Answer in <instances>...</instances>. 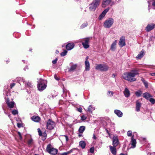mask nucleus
<instances>
[{
	"label": "nucleus",
	"mask_w": 155,
	"mask_h": 155,
	"mask_svg": "<svg viewBox=\"0 0 155 155\" xmlns=\"http://www.w3.org/2000/svg\"><path fill=\"white\" fill-rule=\"evenodd\" d=\"M151 75L152 76H155V73H152L151 74Z\"/></svg>",
	"instance_id": "obj_60"
},
{
	"label": "nucleus",
	"mask_w": 155,
	"mask_h": 155,
	"mask_svg": "<svg viewBox=\"0 0 155 155\" xmlns=\"http://www.w3.org/2000/svg\"><path fill=\"white\" fill-rule=\"evenodd\" d=\"M109 8H107L105 9L102 13L99 15L98 19L99 20H101L105 16L106 13L109 11Z\"/></svg>",
	"instance_id": "obj_11"
},
{
	"label": "nucleus",
	"mask_w": 155,
	"mask_h": 155,
	"mask_svg": "<svg viewBox=\"0 0 155 155\" xmlns=\"http://www.w3.org/2000/svg\"><path fill=\"white\" fill-rule=\"evenodd\" d=\"M63 94H62V96L63 97H64V96H66L65 94L66 93V90L65 89H63Z\"/></svg>",
	"instance_id": "obj_45"
},
{
	"label": "nucleus",
	"mask_w": 155,
	"mask_h": 155,
	"mask_svg": "<svg viewBox=\"0 0 155 155\" xmlns=\"http://www.w3.org/2000/svg\"><path fill=\"white\" fill-rule=\"evenodd\" d=\"M15 80L19 83L21 85L22 84H25V80L23 78L18 77L16 78Z\"/></svg>",
	"instance_id": "obj_15"
},
{
	"label": "nucleus",
	"mask_w": 155,
	"mask_h": 155,
	"mask_svg": "<svg viewBox=\"0 0 155 155\" xmlns=\"http://www.w3.org/2000/svg\"><path fill=\"white\" fill-rule=\"evenodd\" d=\"M95 109L94 107H93L92 105H90L87 109V111L89 112H92V111Z\"/></svg>",
	"instance_id": "obj_30"
},
{
	"label": "nucleus",
	"mask_w": 155,
	"mask_h": 155,
	"mask_svg": "<svg viewBox=\"0 0 155 155\" xmlns=\"http://www.w3.org/2000/svg\"><path fill=\"white\" fill-rule=\"evenodd\" d=\"M152 5L155 7V0H154L152 2Z\"/></svg>",
	"instance_id": "obj_53"
},
{
	"label": "nucleus",
	"mask_w": 155,
	"mask_h": 155,
	"mask_svg": "<svg viewBox=\"0 0 155 155\" xmlns=\"http://www.w3.org/2000/svg\"><path fill=\"white\" fill-rule=\"evenodd\" d=\"M144 52L143 50H142L136 57V59H139L143 57L144 54Z\"/></svg>",
	"instance_id": "obj_20"
},
{
	"label": "nucleus",
	"mask_w": 155,
	"mask_h": 155,
	"mask_svg": "<svg viewBox=\"0 0 155 155\" xmlns=\"http://www.w3.org/2000/svg\"><path fill=\"white\" fill-rule=\"evenodd\" d=\"M141 104L139 103L138 101H137L136 102V110L139 112L140 110V108L141 107Z\"/></svg>",
	"instance_id": "obj_26"
},
{
	"label": "nucleus",
	"mask_w": 155,
	"mask_h": 155,
	"mask_svg": "<svg viewBox=\"0 0 155 155\" xmlns=\"http://www.w3.org/2000/svg\"><path fill=\"white\" fill-rule=\"evenodd\" d=\"M55 126L54 122L51 120L49 119L47 121L46 124V127L49 130L52 129Z\"/></svg>",
	"instance_id": "obj_8"
},
{
	"label": "nucleus",
	"mask_w": 155,
	"mask_h": 155,
	"mask_svg": "<svg viewBox=\"0 0 155 155\" xmlns=\"http://www.w3.org/2000/svg\"><path fill=\"white\" fill-rule=\"evenodd\" d=\"M18 111L17 110H14L12 111V113L14 115L18 114Z\"/></svg>",
	"instance_id": "obj_35"
},
{
	"label": "nucleus",
	"mask_w": 155,
	"mask_h": 155,
	"mask_svg": "<svg viewBox=\"0 0 155 155\" xmlns=\"http://www.w3.org/2000/svg\"><path fill=\"white\" fill-rule=\"evenodd\" d=\"M58 60V59L57 58H56L55 60H53L52 61V63L53 64H55L56 63L57 61Z\"/></svg>",
	"instance_id": "obj_44"
},
{
	"label": "nucleus",
	"mask_w": 155,
	"mask_h": 155,
	"mask_svg": "<svg viewBox=\"0 0 155 155\" xmlns=\"http://www.w3.org/2000/svg\"><path fill=\"white\" fill-rule=\"evenodd\" d=\"M101 0H94L89 5V9L91 11H94L100 4Z\"/></svg>",
	"instance_id": "obj_5"
},
{
	"label": "nucleus",
	"mask_w": 155,
	"mask_h": 155,
	"mask_svg": "<svg viewBox=\"0 0 155 155\" xmlns=\"http://www.w3.org/2000/svg\"><path fill=\"white\" fill-rule=\"evenodd\" d=\"M67 53V51L66 50H64L61 53V56H64L66 55Z\"/></svg>",
	"instance_id": "obj_33"
},
{
	"label": "nucleus",
	"mask_w": 155,
	"mask_h": 155,
	"mask_svg": "<svg viewBox=\"0 0 155 155\" xmlns=\"http://www.w3.org/2000/svg\"><path fill=\"white\" fill-rule=\"evenodd\" d=\"M144 85H145V87H148V84L147 81H146L145 82H144L143 83Z\"/></svg>",
	"instance_id": "obj_50"
},
{
	"label": "nucleus",
	"mask_w": 155,
	"mask_h": 155,
	"mask_svg": "<svg viewBox=\"0 0 155 155\" xmlns=\"http://www.w3.org/2000/svg\"><path fill=\"white\" fill-rule=\"evenodd\" d=\"M127 135L129 137H131L132 135V131L130 130L128 131L127 133Z\"/></svg>",
	"instance_id": "obj_37"
},
{
	"label": "nucleus",
	"mask_w": 155,
	"mask_h": 155,
	"mask_svg": "<svg viewBox=\"0 0 155 155\" xmlns=\"http://www.w3.org/2000/svg\"><path fill=\"white\" fill-rule=\"evenodd\" d=\"M141 81L142 82L144 83V82H145L146 81L143 78H142L141 79Z\"/></svg>",
	"instance_id": "obj_57"
},
{
	"label": "nucleus",
	"mask_w": 155,
	"mask_h": 155,
	"mask_svg": "<svg viewBox=\"0 0 155 155\" xmlns=\"http://www.w3.org/2000/svg\"><path fill=\"white\" fill-rule=\"evenodd\" d=\"M112 76L114 78L115 77V75L114 74H113L112 75Z\"/></svg>",
	"instance_id": "obj_63"
},
{
	"label": "nucleus",
	"mask_w": 155,
	"mask_h": 155,
	"mask_svg": "<svg viewBox=\"0 0 155 155\" xmlns=\"http://www.w3.org/2000/svg\"><path fill=\"white\" fill-rule=\"evenodd\" d=\"M114 22V20L113 18H108L104 22L103 26L105 28H109L112 26Z\"/></svg>",
	"instance_id": "obj_4"
},
{
	"label": "nucleus",
	"mask_w": 155,
	"mask_h": 155,
	"mask_svg": "<svg viewBox=\"0 0 155 155\" xmlns=\"http://www.w3.org/2000/svg\"><path fill=\"white\" fill-rule=\"evenodd\" d=\"M88 58H89V57H88V56L86 58L85 61H88Z\"/></svg>",
	"instance_id": "obj_56"
},
{
	"label": "nucleus",
	"mask_w": 155,
	"mask_h": 155,
	"mask_svg": "<svg viewBox=\"0 0 155 155\" xmlns=\"http://www.w3.org/2000/svg\"><path fill=\"white\" fill-rule=\"evenodd\" d=\"M59 52V51L58 50H57L56 51V54H58V53Z\"/></svg>",
	"instance_id": "obj_62"
},
{
	"label": "nucleus",
	"mask_w": 155,
	"mask_h": 155,
	"mask_svg": "<svg viewBox=\"0 0 155 155\" xmlns=\"http://www.w3.org/2000/svg\"><path fill=\"white\" fill-rule=\"evenodd\" d=\"M88 23L87 22H85L83 23L81 26V28H83L84 27H86L88 25Z\"/></svg>",
	"instance_id": "obj_34"
},
{
	"label": "nucleus",
	"mask_w": 155,
	"mask_h": 155,
	"mask_svg": "<svg viewBox=\"0 0 155 155\" xmlns=\"http://www.w3.org/2000/svg\"><path fill=\"white\" fill-rule=\"evenodd\" d=\"M118 44L120 47H122L126 45L125 38L124 36H122L120 38Z\"/></svg>",
	"instance_id": "obj_10"
},
{
	"label": "nucleus",
	"mask_w": 155,
	"mask_h": 155,
	"mask_svg": "<svg viewBox=\"0 0 155 155\" xmlns=\"http://www.w3.org/2000/svg\"><path fill=\"white\" fill-rule=\"evenodd\" d=\"M155 27V24L151 23L148 25L146 28V30L147 32H149L153 29Z\"/></svg>",
	"instance_id": "obj_13"
},
{
	"label": "nucleus",
	"mask_w": 155,
	"mask_h": 155,
	"mask_svg": "<svg viewBox=\"0 0 155 155\" xmlns=\"http://www.w3.org/2000/svg\"><path fill=\"white\" fill-rule=\"evenodd\" d=\"M90 38V37H87L80 39L78 40V42H81L84 48L87 49L90 47L89 43Z\"/></svg>",
	"instance_id": "obj_3"
},
{
	"label": "nucleus",
	"mask_w": 155,
	"mask_h": 155,
	"mask_svg": "<svg viewBox=\"0 0 155 155\" xmlns=\"http://www.w3.org/2000/svg\"><path fill=\"white\" fill-rule=\"evenodd\" d=\"M143 97L144 98L147 99L151 97V96L150 94L147 93H146L143 94Z\"/></svg>",
	"instance_id": "obj_31"
},
{
	"label": "nucleus",
	"mask_w": 155,
	"mask_h": 155,
	"mask_svg": "<svg viewBox=\"0 0 155 155\" xmlns=\"http://www.w3.org/2000/svg\"><path fill=\"white\" fill-rule=\"evenodd\" d=\"M93 139H94V140L96 139L97 138V137L95 136L94 134H93Z\"/></svg>",
	"instance_id": "obj_55"
},
{
	"label": "nucleus",
	"mask_w": 155,
	"mask_h": 155,
	"mask_svg": "<svg viewBox=\"0 0 155 155\" xmlns=\"http://www.w3.org/2000/svg\"><path fill=\"white\" fill-rule=\"evenodd\" d=\"M43 134H44V136H45V135H46V134H45V133H43Z\"/></svg>",
	"instance_id": "obj_64"
},
{
	"label": "nucleus",
	"mask_w": 155,
	"mask_h": 155,
	"mask_svg": "<svg viewBox=\"0 0 155 155\" xmlns=\"http://www.w3.org/2000/svg\"><path fill=\"white\" fill-rule=\"evenodd\" d=\"M55 79L57 80H59V78L57 76L56 74H55L54 76Z\"/></svg>",
	"instance_id": "obj_48"
},
{
	"label": "nucleus",
	"mask_w": 155,
	"mask_h": 155,
	"mask_svg": "<svg viewBox=\"0 0 155 155\" xmlns=\"http://www.w3.org/2000/svg\"><path fill=\"white\" fill-rule=\"evenodd\" d=\"M64 136L65 138V139H66V141H68V137L67 136H66V135H64Z\"/></svg>",
	"instance_id": "obj_54"
},
{
	"label": "nucleus",
	"mask_w": 155,
	"mask_h": 155,
	"mask_svg": "<svg viewBox=\"0 0 155 155\" xmlns=\"http://www.w3.org/2000/svg\"><path fill=\"white\" fill-rule=\"evenodd\" d=\"M117 42V40H116L112 43L110 46V50L113 51H114L115 50Z\"/></svg>",
	"instance_id": "obj_17"
},
{
	"label": "nucleus",
	"mask_w": 155,
	"mask_h": 155,
	"mask_svg": "<svg viewBox=\"0 0 155 155\" xmlns=\"http://www.w3.org/2000/svg\"><path fill=\"white\" fill-rule=\"evenodd\" d=\"M85 129V127L84 126H81L80 127L78 131L80 133H82L83 132Z\"/></svg>",
	"instance_id": "obj_29"
},
{
	"label": "nucleus",
	"mask_w": 155,
	"mask_h": 155,
	"mask_svg": "<svg viewBox=\"0 0 155 155\" xmlns=\"http://www.w3.org/2000/svg\"><path fill=\"white\" fill-rule=\"evenodd\" d=\"M94 147H92L90 148V151L91 153H93L94 152Z\"/></svg>",
	"instance_id": "obj_40"
},
{
	"label": "nucleus",
	"mask_w": 155,
	"mask_h": 155,
	"mask_svg": "<svg viewBox=\"0 0 155 155\" xmlns=\"http://www.w3.org/2000/svg\"><path fill=\"white\" fill-rule=\"evenodd\" d=\"M77 65L76 64H72L70 68L69 69L70 71H74L76 68Z\"/></svg>",
	"instance_id": "obj_27"
},
{
	"label": "nucleus",
	"mask_w": 155,
	"mask_h": 155,
	"mask_svg": "<svg viewBox=\"0 0 155 155\" xmlns=\"http://www.w3.org/2000/svg\"><path fill=\"white\" fill-rule=\"evenodd\" d=\"M74 45L73 43H68L66 46V48L68 50H70L72 49L74 47Z\"/></svg>",
	"instance_id": "obj_16"
},
{
	"label": "nucleus",
	"mask_w": 155,
	"mask_h": 155,
	"mask_svg": "<svg viewBox=\"0 0 155 155\" xmlns=\"http://www.w3.org/2000/svg\"><path fill=\"white\" fill-rule=\"evenodd\" d=\"M38 132L39 135L40 136L42 135V134L41 132L40 129V128H38Z\"/></svg>",
	"instance_id": "obj_42"
},
{
	"label": "nucleus",
	"mask_w": 155,
	"mask_h": 155,
	"mask_svg": "<svg viewBox=\"0 0 155 155\" xmlns=\"http://www.w3.org/2000/svg\"><path fill=\"white\" fill-rule=\"evenodd\" d=\"M138 74V71L132 70L131 72H125L122 75L123 78L128 81L132 82L136 81L134 77Z\"/></svg>",
	"instance_id": "obj_1"
},
{
	"label": "nucleus",
	"mask_w": 155,
	"mask_h": 155,
	"mask_svg": "<svg viewBox=\"0 0 155 155\" xmlns=\"http://www.w3.org/2000/svg\"><path fill=\"white\" fill-rule=\"evenodd\" d=\"M142 94V92L140 91H138L135 92L136 95L137 97L140 96Z\"/></svg>",
	"instance_id": "obj_32"
},
{
	"label": "nucleus",
	"mask_w": 155,
	"mask_h": 155,
	"mask_svg": "<svg viewBox=\"0 0 155 155\" xmlns=\"http://www.w3.org/2000/svg\"><path fill=\"white\" fill-rule=\"evenodd\" d=\"M17 126L18 127L20 128L23 126V125L22 124L20 123H18L17 124Z\"/></svg>",
	"instance_id": "obj_46"
},
{
	"label": "nucleus",
	"mask_w": 155,
	"mask_h": 155,
	"mask_svg": "<svg viewBox=\"0 0 155 155\" xmlns=\"http://www.w3.org/2000/svg\"><path fill=\"white\" fill-rule=\"evenodd\" d=\"M125 96L126 97H128L130 95V93L129 90L127 88H125L124 91Z\"/></svg>",
	"instance_id": "obj_18"
},
{
	"label": "nucleus",
	"mask_w": 155,
	"mask_h": 155,
	"mask_svg": "<svg viewBox=\"0 0 155 155\" xmlns=\"http://www.w3.org/2000/svg\"><path fill=\"white\" fill-rule=\"evenodd\" d=\"M46 150L48 153L52 155H55L58 152V150L52 148L50 144L47 146Z\"/></svg>",
	"instance_id": "obj_7"
},
{
	"label": "nucleus",
	"mask_w": 155,
	"mask_h": 155,
	"mask_svg": "<svg viewBox=\"0 0 155 155\" xmlns=\"http://www.w3.org/2000/svg\"><path fill=\"white\" fill-rule=\"evenodd\" d=\"M28 66H26L24 68V70L25 71H26L28 69Z\"/></svg>",
	"instance_id": "obj_52"
},
{
	"label": "nucleus",
	"mask_w": 155,
	"mask_h": 155,
	"mask_svg": "<svg viewBox=\"0 0 155 155\" xmlns=\"http://www.w3.org/2000/svg\"><path fill=\"white\" fill-rule=\"evenodd\" d=\"M113 93L112 91H108L107 92V95L108 96L111 97L113 96Z\"/></svg>",
	"instance_id": "obj_36"
},
{
	"label": "nucleus",
	"mask_w": 155,
	"mask_h": 155,
	"mask_svg": "<svg viewBox=\"0 0 155 155\" xmlns=\"http://www.w3.org/2000/svg\"><path fill=\"white\" fill-rule=\"evenodd\" d=\"M85 70L88 71L90 70V63L89 61H85Z\"/></svg>",
	"instance_id": "obj_25"
},
{
	"label": "nucleus",
	"mask_w": 155,
	"mask_h": 155,
	"mask_svg": "<svg viewBox=\"0 0 155 155\" xmlns=\"http://www.w3.org/2000/svg\"><path fill=\"white\" fill-rule=\"evenodd\" d=\"M31 119L32 120L35 122H38L40 120V117L36 116H33Z\"/></svg>",
	"instance_id": "obj_23"
},
{
	"label": "nucleus",
	"mask_w": 155,
	"mask_h": 155,
	"mask_svg": "<svg viewBox=\"0 0 155 155\" xmlns=\"http://www.w3.org/2000/svg\"><path fill=\"white\" fill-rule=\"evenodd\" d=\"M118 143L119 141L117 136H114L113 139V146L116 147L117 146Z\"/></svg>",
	"instance_id": "obj_14"
},
{
	"label": "nucleus",
	"mask_w": 155,
	"mask_h": 155,
	"mask_svg": "<svg viewBox=\"0 0 155 155\" xmlns=\"http://www.w3.org/2000/svg\"><path fill=\"white\" fill-rule=\"evenodd\" d=\"M137 143L136 140L134 138V136H133L131 138V140L130 144L131 145V148H134L136 146Z\"/></svg>",
	"instance_id": "obj_12"
},
{
	"label": "nucleus",
	"mask_w": 155,
	"mask_h": 155,
	"mask_svg": "<svg viewBox=\"0 0 155 155\" xmlns=\"http://www.w3.org/2000/svg\"><path fill=\"white\" fill-rule=\"evenodd\" d=\"M95 68L96 70L101 71H106L108 70V67L105 64H96Z\"/></svg>",
	"instance_id": "obj_6"
},
{
	"label": "nucleus",
	"mask_w": 155,
	"mask_h": 155,
	"mask_svg": "<svg viewBox=\"0 0 155 155\" xmlns=\"http://www.w3.org/2000/svg\"><path fill=\"white\" fill-rule=\"evenodd\" d=\"M110 150L112 154L115 155L116 154V150L115 147L114 146L113 147L111 146H109Z\"/></svg>",
	"instance_id": "obj_24"
},
{
	"label": "nucleus",
	"mask_w": 155,
	"mask_h": 155,
	"mask_svg": "<svg viewBox=\"0 0 155 155\" xmlns=\"http://www.w3.org/2000/svg\"><path fill=\"white\" fill-rule=\"evenodd\" d=\"M33 141V140L32 139H29L28 141V143L29 145H31L32 144Z\"/></svg>",
	"instance_id": "obj_39"
},
{
	"label": "nucleus",
	"mask_w": 155,
	"mask_h": 155,
	"mask_svg": "<svg viewBox=\"0 0 155 155\" xmlns=\"http://www.w3.org/2000/svg\"><path fill=\"white\" fill-rule=\"evenodd\" d=\"M37 88L38 90L40 91H42L47 87L46 81L42 79H40L38 82Z\"/></svg>",
	"instance_id": "obj_2"
},
{
	"label": "nucleus",
	"mask_w": 155,
	"mask_h": 155,
	"mask_svg": "<svg viewBox=\"0 0 155 155\" xmlns=\"http://www.w3.org/2000/svg\"><path fill=\"white\" fill-rule=\"evenodd\" d=\"M80 146L83 149L85 148L86 146V143L84 141H81L79 142Z\"/></svg>",
	"instance_id": "obj_28"
},
{
	"label": "nucleus",
	"mask_w": 155,
	"mask_h": 155,
	"mask_svg": "<svg viewBox=\"0 0 155 155\" xmlns=\"http://www.w3.org/2000/svg\"><path fill=\"white\" fill-rule=\"evenodd\" d=\"M8 96V95L7 94L6 96H5V97L6 102L9 107L11 108H13L14 106L15 102L13 101H10L7 97Z\"/></svg>",
	"instance_id": "obj_9"
},
{
	"label": "nucleus",
	"mask_w": 155,
	"mask_h": 155,
	"mask_svg": "<svg viewBox=\"0 0 155 155\" xmlns=\"http://www.w3.org/2000/svg\"><path fill=\"white\" fill-rule=\"evenodd\" d=\"M15 85V84L14 83L11 84L10 86L11 88H12Z\"/></svg>",
	"instance_id": "obj_47"
},
{
	"label": "nucleus",
	"mask_w": 155,
	"mask_h": 155,
	"mask_svg": "<svg viewBox=\"0 0 155 155\" xmlns=\"http://www.w3.org/2000/svg\"><path fill=\"white\" fill-rule=\"evenodd\" d=\"M141 81L142 82L144 83V82H145L146 81L143 78H142L141 79Z\"/></svg>",
	"instance_id": "obj_59"
},
{
	"label": "nucleus",
	"mask_w": 155,
	"mask_h": 155,
	"mask_svg": "<svg viewBox=\"0 0 155 155\" xmlns=\"http://www.w3.org/2000/svg\"><path fill=\"white\" fill-rule=\"evenodd\" d=\"M111 0H103L102 3V7H105L110 3Z\"/></svg>",
	"instance_id": "obj_21"
},
{
	"label": "nucleus",
	"mask_w": 155,
	"mask_h": 155,
	"mask_svg": "<svg viewBox=\"0 0 155 155\" xmlns=\"http://www.w3.org/2000/svg\"><path fill=\"white\" fill-rule=\"evenodd\" d=\"M149 101L150 102L153 104H154L155 102V100L153 98H150V99Z\"/></svg>",
	"instance_id": "obj_38"
},
{
	"label": "nucleus",
	"mask_w": 155,
	"mask_h": 155,
	"mask_svg": "<svg viewBox=\"0 0 155 155\" xmlns=\"http://www.w3.org/2000/svg\"><path fill=\"white\" fill-rule=\"evenodd\" d=\"M141 81L142 82L144 83V82H145L146 81L143 78H142L141 79Z\"/></svg>",
	"instance_id": "obj_58"
},
{
	"label": "nucleus",
	"mask_w": 155,
	"mask_h": 155,
	"mask_svg": "<svg viewBox=\"0 0 155 155\" xmlns=\"http://www.w3.org/2000/svg\"><path fill=\"white\" fill-rule=\"evenodd\" d=\"M18 134L19 136L20 137V139H22V136H21V133L20 132H18Z\"/></svg>",
	"instance_id": "obj_51"
},
{
	"label": "nucleus",
	"mask_w": 155,
	"mask_h": 155,
	"mask_svg": "<svg viewBox=\"0 0 155 155\" xmlns=\"http://www.w3.org/2000/svg\"><path fill=\"white\" fill-rule=\"evenodd\" d=\"M77 110L80 112H82V109L81 108L79 107L78 108H77Z\"/></svg>",
	"instance_id": "obj_43"
},
{
	"label": "nucleus",
	"mask_w": 155,
	"mask_h": 155,
	"mask_svg": "<svg viewBox=\"0 0 155 155\" xmlns=\"http://www.w3.org/2000/svg\"><path fill=\"white\" fill-rule=\"evenodd\" d=\"M114 113L119 117H121L123 116V113L119 110H115Z\"/></svg>",
	"instance_id": "obj_19"
},
{
	"label": "nucleus",
	"mask_w": 155,
	"mask_h": 155,
	"mask_svg": "<svg viewBox=\"0 0 155 155\" xmlns=\"http://www.w3.org/2000/svg\"><path fill=\"white\" fill-rule=\"evenodd\" d=\"M25 86L26 87H28L29 88H33V86L32 84L29 81L26 82L25 84Z\"/></svg>",
	"instance_id": "obj_22"
},
{
	"label": "nucleus",
	"mask_w": 155,
	"mask_h": 155,
	"mask_svg": "<svg viewBox=\"0 0 155 155\" xmlns=\"http://www.w3.org/2000/svg\"><path fill=\"white\" fill-rule=\"evenodd\" d=\"M120 155H127L126 154H124L123 153H121Z\"/></svg>",
	"instance_id": "obj_61"
},
{
	"label": "nucleus",
	"mask_w": 155,
	"mask_h": 155,
	"mask_svg": "<svg viewBox=\"0 0 155 155\" xmlns=\"http://www.w3.org/2000/svg\"><path fill=\"white\" fill-rule=\"evenodd\" d=\"M81 119L82 120H85L86 118L87 117L85 115H82L81 117Z\"/></svg>",
	"instance_id": "obj_41"
},
{
	"label": "nucleus",
	"mask_w": 155,
	"mask_h": 155,
	"mask_svg": "<svg viewBox=\"0 0 155 155\" xmlns=\"http://www.w3.org/2000/svg\"><path fill=\"white\" fill-rule=\"evenodd\" d=\"M69 153V152H64L61 154V155H67Z\"/></svg>",
	"instance_id": "obj_49"
}]
</instances>
